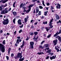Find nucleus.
<instances>
[{"label":"nucleus","mask_w":61,"mask_h":61,"mask_svg":"<svg viewBox=\"0 0 61 61\" xmlns=\"http://www.w3.org/2000/svg\"><path fill=\"white\" fill-rule=\"evenodd\" d=\"M42 3L43 4H44V0H43L42 1Z\"/></svg>","instance_id":"obj_64"},{"label":"nucleus","mask_w":61,"mask_h":61,"mask_svg":"<svg viewBox=\"0 0 61 61\" xmlns=\"http://www.w3.org/2000/svg\"><path fill=\"white\" fill-rule=\"evenodd\" d=\"M51 52V50H48L46 52V53H50Z\"/></svg>","instance_id":"obj_17"},{"label":"nucleus","mask_w":61,"mask_h":61,"mask_svg":"<svg viewBox=\"0 0 61 61\" xmlns=\"http://www.w3.org/2000/svg\"><path fill=\"white\" fill-rule=\"evenodd\" d=\"M39 47L41 48H42V49H43V48H44V47L42 46H40Z\"/></svg>","instance_id":"obj_30"},{"label":"nucleus","mask_w":61,"mask_h":61,"mask_svg":"<svg viewBox=\"0 0 61 61\" xmlns=\"http://www.w3.org/2000/svg\"><path fill=\"white\" fill-rule=\"evenodd\" d=\"M37 54H38V55H41V52L40 53H37Z\"/></svg>","instance_id":"obj_61"},{"label":"nucleus","mask_w":61,"mask_h":61,"mask_svg":"<svg viewBox=\"0 0 61 61\" xmlns=\"http://www.w3.org/2000/svg\"><path fill=\"white\" fill-rule=\"evenodd\" d=\"M50 28H52L53 27V26H52V25H50Z\"/></svg>","instance_id":"obj_43"},{"label":"nucleus","mask_w":61,"mask_h":61,"mask_svg":"<svg viewBox=\"0 0 61 61\" xmlns=\"http://www.w3.org/2000/svg\"><path fill=\"white\" fill-rule=\"evenodd\" d=\"M33 6L34 5H33V4H31V5L29 6L28 7L29 9H30L31 10V8L32 7H33Z\"/></svg>","instance_id":"obj_10"},{"label":"nucleus","mask_w":61,"mask_h":61,"mask_svg":"<svg viewBox=\"0 0 61 61\" xmlns=\"http://www.w3.org/2000/svg\"><path fill=\"white\" fill-rule=\"evenodd\" d=\"M55 48L56 50H57V52H59V51H60V50H59V49H58V48H57L56 47H55Z\"/></svg>","instance_id":"obj_11"},{"label":"nucleus","mask_w":61,"mask_h":61,"mask_svg":"<svg viewBox=\"0 0 61 61\" xmlns=\"http://www.w3.org/2000/svg\"><path fill=\"white\" fill-rule=\"evenodd\" d=\"M24 44H25V41H24V40H23L22 45H24Z\"/></svg>","instance_id":"obj_41"},{"label":"nucleus","mask_w":61,"mask_h":61,"mask_svg":"<svg viewBox=\"0 0 61 61\" xmlns=\"http://www.w3.org/2000/svg\"><path fill=\"white\" fill-rule=\"evenodd\" d=\"M5 10H3L1 12V14H5Z\"/></svg>","instance_id":"obj_14"},{"label":"nucleus","mask_w":61,"mask_h":61,"mask_svg":"<svg viewBox=\"0 0 61 61\" xmlns=\"http://www.w3.org/2000/svg\"><path fill=\"white\" fill-rule=\"evenodd\" d=\"M44 42H45V41H44L42 42H41V45H42L43 43Z\"/></svg>","instance_id":"obj_50"},{"label":"nucleus","mask_w":61,"mask_h":61,"mask_svg":"<svg viewBox=\"0 0 61 61\" xmlns=\"http://www.w3.org/2000/svg\"><path fill=\"white\" fill-rule=\"evenodd\" d=\"M8 53L9 54V53H10V51L11 50V48H9L8 49Z\"/></svg>","instance_id":"obj_15"},{"label":"nucleus","mask_w":61,"mask_h":61,"mask_svg":"<svg viewBox=\"0 0 61 61\" xmlns=\"http://www.w3.org/2000/svg\"><path fill=\"white\" fill-rule=\"evenodd\" d=\"M23 25H23V24L21 26H20V28H22V27L23 26Z\"/></svg>","instance_id":"obj_47"},{"label":"nucleus","mask_w":61,"mask_h":61,"mask_svg":"<svg viewBox=\"0 0 61 61\" xmlns=\"http://www.w3.org/2000/svg\"><path fill=\"white\" fill-rule=\"evenodd\" d=\"M56 34L57 35H59V34H60L59 32H58V31H57V33H56Z\"/></svg>","instance_id":"obj_42"},{"label":"nucleus","mask_w":61,"mask_h":61,"mask_svg":"<svg viewBox=\"0 0 61 61\" xmlns=\"http://www.w3.org/2000/svg\"><path fill=\"white\" fill-rule=\"evenodd\" d=\"M30 10H31V9H29L28 10H26V12L27 13H29V12H30Z\"/></svg>","instance_id":"obj_12"},{"label":"nucleus","mask_w":61,"mask_h":61,"mask_svg":"<svg viewBox=\"0 0 61 61\" xmlns=\"http://www.w3.org/2000/svg\"><path fill=\"white\" fill-rule=\"evenodd\" d=\"M34 33L35 35H36L37 34H38V32H34Z\"/></svg>","instance_id":"obj_29"},{"label":"nucleus","mask_w":61,"mask_h":61,"mask_svg":"<svg viewBox=\"0 0 61 61\" xmlns=\"http://www.w3.org/2000/svg\"><path fill=\"white\" fill-rule=\"evenodd\" d=\"M27 18H25L24 20L25 23H26V22H27Z\"/></svg>","instance_id":"obj_24"},{"label":"nucleus","mask_w":61,"mask_h":61,"mask_svg":"<svg viewBox=\"0 0 61 61\" xmlns=\"http://www.w3.org/2000/svg\"><path fill=\"white\" fill-rule=\"evenodd\" d=\"M38 15H41V12L40 11H39Z\"/></svg>","instance_id":"obj_34"},{"label":"nucleus","mask_w":61,"mask_h":61,"mask_svg":"<svg viewBox=\"0 0 61 61\" xmlns=\"http://www.w3.org/2000/svg\"><path fill=\"white\" fill-rule=\"evenodd\" d=\"M39 8L40 9H43V7L42 6H39Z\"/></svg>","instance_id":"obj_28"},{"label":"nucleus","mask_w":61,"mask_h":61,"mask_svg":"<svg viewBox=\"0 0 61 61\" xmlns=\"http://www.w3.org/2000/svg\"><path fill=\"white\" fill-rule=\"evenodd\" d=\"M58 39L59 41L60 42H61V37H59L58 38Z\"/></svg>","instance_id":"obj_18"},{"label":"nucleus","mask_w":61,"mask_h":61,"mask_svg":"<svg viewBox=\"0 0 61 61\" xmlns=\"http://www.w3.org/2000/svg\"><path fill=\"white\" fill-rule=\"evenodd\" d=\"M14 56V54L12 53L11 54V57H13V56Z\"/></svg>","instance_id":"obj_38"},{"label":"nucleus","mask_w":61,"mask_h":61,"mask_svg":"<svg viewBox=\"0 0 61 61\" xmlns=\"http://www.w3.org/2000/svg\"><path fill=\"white\" fill-rule=\"evenodd\" d=\"M25 4L24 3L23 4V6H22V8H24V7H23V6H24V5H25Z\"/></svg>","instance_id":"obj_51"},{"label":"nucleus","mask_w":61,"mask_h":61,"mask_svg":"<svg viewBox=\"0 0 61 61\" xmlns=\"http://www.w3.org/2000/svg\"><path fill=\"white\" fill-rule=\"evenodd\" d=\"M45 29H46L47 31H48L49 30V29L47 27H46Z\"/></svg>","instance_id":"obj_26"},{"label":"nucleus","mask_w":61,"mask_h":61,"mask_svg":"<svg viewBox=\"0 0 61 61\" xmlns=\"http://www.w3.org/2000/svg\"><path fill=\"white\" fill-rule=\"evenodd\" d=\"M16 31H15L14 33V34L15 35V34H16Z\"/></svg>","instance_id":"obj_55"},{"label":"nucleus","mask_w":61,"mask_h":61,"mask_svg":"<svg viewBox=\"0 0 61 61\" xmlns=\"http://www.w3.org/2000/svg\"><path fill=\"white\" fill-rule=\"evenodd\" d=\"M47 22H43V24H44V25H45V24H47Z\"/></svg>","instance_id":"obj_25"},{"label":"nucleus","mask_w":61,"mask_h":61,"mask_svg":"<svg viewBox=\"0 0 61 61\" xmlns=\"http://www.w3.org/2000/svg\"><path fill=\"white\" fill-rule=\"evenodd\" d=\"M57 35H56V34H55L54 36H54V37H55V36H56Z\"/></svg>","instance_id":"obj_60"},{"label":"nucleus","mask_w":61,"mask_h":61,"mask_svg":"<svg viewBox=\"0 0 61 61\" xmlns=\"http://www.w3.org/2000/svg\"><path fill=\"white\" fill-rule=\"evenodd\" d=\"M49 48L48 47V48H46L45 50H46V49H47V50H49Z\"/></svg>","instance_id":"obj_53"},{"label":"nucleus","mask_w":61,"mask_h":61,"mask_svg":"<svg viewBox=\"0 0 61 61\" xmlns=\"http://www.w3.org/2000/svg\"><path fill=\"white\" fill-rule=\"evenodd\" d=\"M6 57L7 60H9V57H8V56H6Z\"/></svg>","instance_id":"obj_52"},{"label":"nucleus","mask_w":61,"mask_h":61,"mask_svg":"<svg viewBox=\"0 0 61 61\" xmlns=\"http://www.w3.org/2000/svg\"><path fill=\"white\" fill-rule=\"evenodd\" d=\"M11 10V8H10L8 10V11H10Z\"/></svg>","instance_id":"obj_57"},{"label":"nucleus","mask_w":61,"mask_h":61,"mask_svg":"<svg viewBox=\"0 0 61 61\" xmlns=\"http://www.w3.org/2000/svg\"><path fill=\"white\" fill-rule=\"evenodd\" d=\"M56 18L57 20H58L59 19V17L58 16V15H57L56 16Z\"/></svg>","instance_id":"obj_23"},{"label":"nucleus","mask_w":61,"mask_h":61,"mask_svg":"<svg viewBox=\"0 0 61 61\" xmlns=\"http://www.w3.org/2000/svg\"><path fill=\"white\" fill-rule=\"evenodd\" d=\"M30 48L31 49H33L34 48V42L33 41L30 42Z\"/></svg>","instance_id":"obj_3"},{"label":"nucleus","mask_w":61,"mask_h":61,"mask_svg":"<svg viewBox=\"0 0 61 61\" xmlns=\"http://www.w3.org/2000/svg\"><path fill=\"white\" fill-rule=\"evenodd\" d=\"M53 44L54 46H56V44H57V40L56 39L53 41Z\"/></svg>","instance_id":"obj_4"},{"label":"nucleus","mask_w":61,"mask_h":61,"mask_svg":"<svg viewBox=\"0 0 61 61\" xmlns=\"http://www.w3.org/2000/svg\"><path fill=\"white\" fill-rule=\"evenodd\" d=\"M51 36V34H50L47 37V38H49V37Z\"/></svg>","instance_id":"obj_44"},{"label":"nucleus","mask_w":61,"mask_h":61,"mask_svg":"<svg viewBox=\"0 0 61 61\" xmlns=\"http://www.w3.org/2000/svg\"><path fill=\"white\" fill-rule=\"evenodd\" d=\"M24 57H23V58H22L20 59L19 60V61H23V60H24Z\"/></svg>","instance_id":"obj_20"},{"label":"nucleus","mask_w":61,"mask_h":61,"mask_svg":"<svg viewBox=\"0 0 61 61\" xmlns=\"http://www.w3.org/2000/svg\"><path fill=\"white\" fill-rule=\"evenodd\" d=\"M2 6H0V11L1 10V11H2Z\"/></svg>","instance_id":"obj_33"},{"label":"nucleus","mask_w":61,"mask_h":61,"mask_svg":"<svg viewBox=\"0 0 61 61\" xmlns=\"http://www.w3.org/2000/svg\"><path fill=\"white\" fill-rule=\"evenodd\" d=\"M59 34H61V30H59Z\"/></svg>","instance_id":"obj_49"},{"label":"nucleus","mask_w":61,"mask_h":61,"mask_svg":"<svg viewBox=\"0 0 61 61\" xmlns=\"http://www.w3.org/2000/svg\"><path fill=\"white\" fill-rule=\"evenodd\" d=\"M35 25H37V22L36 23H35Z\"/></svg>","instance_id":"obj_62"},{"label":"nucleus","mask_w":61,"mask_h":61,"mask_svg":"<svg viewBox=\"0 0 61 61\" xmlns=\"http://www.w3.org/2000/svg\"><path fill=\"white\" fill-rule=\"evenodd\" d=\"M8 1V0H3V1L2 2V3H3V4H4L6 2H7Z\"/></svg>","instance_id":"obj_13"},{"label":"nucleus","mask_w":61,"mask_h":61,"mask_svg":"<svg viewBox=\"0 0 61 61\" xmlns=\"http://www.w3.org/2000/svg\"><path fill=\"white\" fill-rule=\"evenodd\" d=\"M15 2L13 4V7H15Z\"/></svg>","instance_id":"obj_39"},{"label":"nucleus","mask_w":61,"mask_h":61,"mask_svg":"<svg viewBox=\"0 0 61 61\" xmlns=\"http://www.w3.org/2000/svg\"><path fill=\"white\" fill-rule=\"evenodd\" d=\"M21 20L19 19L18 21L17 22L18 24H19V25H22V23H21Z\"/></svg>","instance_id":"obj_7"},{"label":"nucleus","mask_w":61,"mask_h":61,"mask_svg":"<svg viewBox=\"0 0 61 61\" xmlns=\"http://www.w3.org/2000/svg\"><path fill=\"white\" fill-rule=\"evenodd\" d=\"M17 38L18 39H19V40L21 39V37H20V36L18 37H17Z\"/></svg>","instance_id":"obj_37"},{"label":"nucleus","mask_w":61,"mask_h":61,"mask_svg":"<svg viewBox=\"0 0 61 61\" xmlns=\"http://www.w3.org/2000/svg\"><path fill=\"white\" fill-rule=\"evenodd\" d=\"M18 55H19L20 56H21V55H22V54H21V53H19L18 54Z\"/></svg>","instance_id":"obj_45"},{"label":"nucleus","mask_w":61,"mask_h":61,"mask_svg":"<svg viewBox=\"0 0 61 61\" xmlns=\"http://www.w3.org/2000/svg\"><path fill=\"white\" fill-rule=\"evenodd\" d=\"M61 5L59 4V3L57 4V5L56 6L57 9H60V8Z\"/></svg>","instance_id":"obj_5"},{"label":"nucleus","mask_w":61,"mask_h":61,"mask_svg":"<svg viewBox=\"0 0 61 61\" xmlns=\"http://www.w3.org/2000/svg\"><path fill=\"white\" fill-rule=\"evenodd\" d=\"M13 13L14 16H15L16 15V12L14 11L13 12Z\"/></svg>","instance_id":"obj_16"},{"label":"nucleus","mask_w":61,"mask_h":61,"mask_svg":"<svg viewBox=\"0 0 61 61\" xmlns=\"http://www.w3.org/2000/svg\"><path fill=\"white\" fill-rule=\"evenodd\" d=\"M8 10H5V13H8Z\"/></svg>","instance_id":"obj_35"},{"label":"nucleus","mask_w":61,"mask_h":61,"mask_svg":"<svg viewBox=\"0 0 61 61\" xmlns=\"http://www.w3.org/2000/svg\"><path fill=\"white\" fill-rule=\"evenodd\" d=\"M26 40H28V37H27V38L26 39Z\"/></svg>","instance_id":"obj_63"},{"label":"nucleus","mask_w":61,"mask_h":61,"mask_svg":"<svg viewBox=\"0 0 61 61\" xmlns=\"http://www.w3.org/2000/svg\"><path fill=\"white\" fill-rule=\"evenodd\" d=\"M23 31H22V30H20L19 31V33H20L21 32H22Z\"/></svg>","instance_id":"obj_46"},{"label":"nucleus","mask_w":61,"mask_h":61,"mask_svg":"<svg viewBox=\"0 0 61 61\" xmlns=\"http://www.w3.org/2000/svg\"><path fill=\"white\" fill-rule=\"evenodd\" d=\"M9 23V20L8 19H7L5 20H4L3 22V25H7Z\"/></svg>","instance_id":"obj_1"},{"label":"nucleus","mask_w":61,"mask_h":61,"mask_svg":"<svg viewBox=\"0 0 61 61\" xmlns=\"http://www.w3.org/2000/svg\"><path fill=\"white\" fill-rule=\"evenodd\" d=\"M23 4L21 3L20 5V7L21 8L22 7H23Z\"/></svg>","instance_id":"obj_19"},{"label":"nucleus","mask_w":61,"mask_h":61,"mask_svg":"<svg viewBox=\"0 0 61 61\" xmlns=\"http://www.w3.org/2000/svg\"><path fill=\"white\" fill-rule=\"evenodd\" d=\"M15 46H17V43L15 44Z\"/></svg>","instance_id":"obj_59"},{"label":"nucleus","mask_w":61,"mask_h":61,"mask_svg":"<svg viewBox=\"0 0 61 61\" xmlns=\"http://www.w3.org/2000/svg\"><path fill=\"white\" fill-rule=\"evenodd\" d=\"M19 39H17L16 41V43H18V44H19Z\"/></svg>","instance_id":"obj_22"},{"label":"nucleus","mask_w":61,"mask_h":61,"mask_svg":"<svg viewBox=\"0 0 61 61\" xmlns=\"http://www.w3.org/2000/svg\"><path fill=\"white\" fill-rule=\"evenodd\" d=\"M45 46L46 47H48V46H49V44H46Z\"/></svg>","instance_id":"obj_31"},{"label":"nucleus","mask_w":61,"mask_h":61,"mask_svg":"<svg viewBox=\"0 0 61 61\" xmlns=\"http://www.w3.org/2000/svg\"><path fill=\"white\" fill-rule=\"evenodd\" d=\"M48 13V11H47L45 12H44V15H45V16H46V15H47V13Z\"/></svg>","instance_id":"obj_21"},{"label":"nucleus","mask_w":61,"mask_h":61,"mask_svg":"<svg viewBox=\"0 0 61 61\" xmlns=\"http://www.w3.org/2000/svg\"><path fill=\"white\" fill-rule=\"evenodd\" d=\"M15 19H14L13 20V22L14 23V24H15Z\"/></svg>","instance_id":"obj_32"},{"label":"nucleus","mask_w":61,"mask_h":61,"mask_svg":"<svg viewBox=\"0 0 61 61\" xmlns=\"http://www.w3.org/2000/svg\"><path fill=\"white\" fill-rule=\"evenodd\" d=\"M49 58V56H47L46 57V59H47Z\"/></svg>","instance_id":"obj_54"},{"label":"nucleus","mask_w":61,"mask_h":61,"mask_svg":"<svg viewBox=\"0 0 61 61\" xmlns=\"http://www.w3.org/2000/svg\"><path fill=\"white\" fill-rule=\"evenodd\" d=\"M39 12V9H38V7H37L36 8V13L37 14Z\"/></svg>","instance_id":"obj_9"},{"label":"nucleus","mask_w":61,"mask_h":61,"mask_svg":"<svg viewBox=\"0 0 61 61\" xmlns=\"http://www.w3.org/2000/svg\"><path fill=\"white\" fill-rule=\"evenodd\" d=\"M5 40H4L2 42V43L3 44H4V45H5Z\"/></svg>","instance_id":"obj_27"},{"label":"nucleus","mask_w":61,"mask_h":61,"mask_svg":"<svg viewBox=\"0 0 61 61\" xmlns=\"http://www.w3.org/2000/svg\"><path fill=\"white\" fill-rule=\"evenodd\" d=\"M32 2L34 3H36V0H32Z\"/></svg>","instance_id":"obj_40"},{"label":"nucleus","mask_w":61,"mask_h":61,"mask_svg":"<svg viewBox=\"0 0 61 61\" xmlns=\"http://www.w3.org/2000/svg\"><path fill=\"white\" fill-rule=\"evenodd\" d=\"M46 5H50V3H46Z\"/></svg>","instance_id":"obj_48"},{"label":"nucleus","mask_w":61,"mask_h":61,"mask_svg":"<svg viewBox=\"0 0 61 61\" xmlns=\"http://www.w3.org/2000/svg\"><path fill=\"white\" fill-rule=\"evenodd\" d=\"M24 46V45H23L22 44V45L21 46V48H22V47H23V46Z\"/></svg>","instance_id":"obj_58"},{"label":"nucleus","mask_w":61,"mask_h":61,"mask_svg":"<svg viewBox=\"0 0 61 61\" xmlns=\"http://www.w3.org/2000/svg\"><path fill=\"white\" fill-rule=\"evenodd\" d=\"M56 57V56L55 55V56H53L52 57H50V58L51 60H52V59H55Z\"/></svg>","instance_id":"obj_6"},{"label":"nucleus","mask_w":61,"mask_h":61,"mask_svg":"<svg viewBox=\"0 0 61 61\" xmlns=\"http://www.w3.org/2000/svg\"><path fill=\"white\" fill-rule=\"evenodd\" d=\"M26 10H25V9L23 11V12H26Z\"/></svg>","instance_id":"obj_56"},{"label":"nucleus","mask_w":61,"mask_h":61,"mask_svg":"<svg viewBox=\"0 0 61 61\" xmlns=\"http://www.w3.org/2000/svg\"><path fill=\"white\" fill-rule=\"evenodd\" d=\"M53 19L52 18V19H51V20L50 21V22L49 25H52V22H53Z\"/></svg>","instance_id":"obj_8"},{"label":"nucleus","mask_w":61,"mask_h":61,"mask_svg":"<svg viewBox=\"0 0 61 61\" xmlns=\"http://www.w3.org/2000/svg\"><path fill=\"white\" fill-rule=\"evenodd\" d=\"M29 34L30 36H32L33 35V32H30Z\"/></svg>","instance_id":"obj_36"},{"label":"nucleus","mask_w":61,"mask_h":61,"mask_svg":"<svg viewBox=\"0 0 61 61\" xmlns=\"http://www.w3.org/2000/svg\"><path fill=\"white\" fill-rule=\"evenodd\" d=\"M3 45L2 44H0V49L1 48V51L2 52H4L5 51V48L4 46H3Z\"/></svg>","instance_id":"obj_2"}]
</instances>
